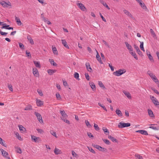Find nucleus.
<instances>
[{
    "mask_svg": "<svg viewBox=\"0 0 159 159\" xmlns=\"http://www.w3.org/2000/svg\"><path fill=\"white\" fill-rule=\"evenodd\" d=\"M147 74L149 75L154 82L156 84L159 83V81L158 79L157 78L155 75L151 71L149 70L148 71Z\"/></svg>",
    "mask_w": 159,
    "mask_h": 159,
    "instance_id": "f257e3e1",
    "label": "nucleus"
},
{
    "mask_svg": "<svg viewBox=\"0 0 159 159\" xmlns=\"http://www.w3.org/2000/svg\"><path fill=\"white\" fill-rule=\"evenodd\" d=\"M126 72V70L124 69H120L116 71L113 73V75L116 76H119Z\"/></svg>",
    "mask_w": 159,
    "mask_h": 159,
    "instance_id": "f03ea898",
    "label": "nucleus"
},
{
    "mask_svg": "<svg viewBox=\"0 0 159 159\" xmlns=\"http://www.w3.org/2000/svg\"><path fill=\"white\" fill-rule=\"evenodd\" d=\"M150 97L155 106H157L158 107H159V102L157 98L152 95H150Z\"/></svg>",
    "mask_w": 159,
    "mask_h": 159,
    "instance_id": "7ed1b4c3",
    "label": "nucleus"
},
{
    "mask_svg": "<svg viewBox=\"0 0 159 159\" xmlns=\"http://www.w3.org/2000/svg\"><path fill=\"white\" fill-rule=\"evenodd\" d=\"M130 126V124L129 123H124L122 122H120L118 125V127L120 128H123L125 127H129Z\"/></svg>",
    "mask_w": 159,
    "mask_h": 159,
    "instance_id": "20e7f679",
    "label": "nucleus"
},
{
    "mask_svg": "<svg viewBox=\"0 0 159 159\" xmlns=\"http://www.w3.org/2000/svg\"><path fill=\"white\" fill-rule=\"evenodd\" d=\"M0 4L4 7H8L9 6H11V3L10 2H8V3H7L6 2L3 1H0Z\"/></svg>",
    "mask_w": 159,
    "mask_h": 159,
    "instance_id": "39448f33",
    "label": "nucleus"
},
{
    "mask_svg": "<svg viewBox=\"0 0 159 159\" xmlns=\"http://www.w3.org/2000/svg\"><path fill=\"white\" fill-rule=\"evenodd\" d=\"M34 114L37 117L38 120L40 123H43V121L42 120V117L40 114L38 112H35Z\"/></svg>",
    "mask_w": 159,
    "mask_h": 159,
    "instance_id": "423d86ee",
    "label": "nucleus"
},
{
    "mask_svg": "<svg viewBox=\"0 0 159 159\" xmlns=\"http://www.w3.org/2000/svg\"><path fill=\"white\" fill-rule=\"evenodd\" d=\"M123 11L125 14L127 15L128 17L131 18L133 19H134L133 15L128 10L124 9L123 10Z\"/></svg>",
    "mask_w": 159,
    "mask_h": 159,
    "instance_id": "0eeeda50",
    "label": "nucleus"
},
{
    "mask_svg": "<svg viewBox=\"0 0 159 159\" xmlns=\"http://www.w3.org/2000/svg\"><path fill=\"white\" fill-rule=\"evenodd\" d=\"M33 73L35 77H39V73L37 69L36 68H33Z\"/></svg>",
    "mask_w": 159,
    "mask_h": 159,
    "instance_id": "6e6552de",
    "label": "nucleus"
},
{
    "mask_svg": "<svg viewBox=\"0 0 159 159\" xmlns=\"http://www.w3.org/2000/svg\"><path fill=\"white\" fill-rule=\"evenodd\" d=\"M94 147L97 149H98L99 151L102 152H105L107 150V149L105 148H102L100 146L98 145H95Z\"/></svg>",
    "mask_w": 159,
    "mask_h": 159,
    "instance_id": "1a4fd4ad",
    "label": "nucleus"
},
{
    "mask_svg": "<svg viewBox=\"0 0 159 159\" xmlns=\"http://www.w3.org/2000/svg\"><path fill=\"white\" fill-rule=\"evenodd\" d=\"M77 4L79 7L82 11H84L86 10V9L82 3H78Z\"/></svg>",
    "mask_w": 159,
    "mask_h": 159,
    "instance_id": "9d476101",
    "label": "nucleus"
},
{
    "mask_svg": "<svg viewBox=\"0 0 159 159\" xmlns=\"http://www.w3.org/2000/svg\"><path fill=\"white\" fill-rule=\"evenodd\" d=\"M85 66L87 70L90 72H91L92 71V69L90 66L89 63V62H86L85 63Z\"/></svg>",
    "mask_w": 159,
    "mask_h": 159,
    "instance_id": "9b49d317",
    "label": "nucleus"
},
{
    "mask_svg": "<svg viewBox=\"0 0 159 159\" xmlns=\"http://www.w3.org/2000/svg\"><path fill=\"white\" fill-rule=\"evenodd\" d=\"M134 48L136 50L137 52L139 55H142V53L140 50L138 46H137L136 44L134 45Z\"/></svg>",
    "mask_w": 159,
    "mask_h": 159,
    "instance_id": "f8f14e48",
    "label": "nucleus"
},
{
    "mask_svg": "<svg viewBox=\"0 0 159 159\" xmlns=\"http://www.w3.org/2000/svg\"><path fill=\"white\" fill-rule=\"evenodd\" d=\"M125 44L126 45V46L127 48L130 52L133 51V49L132 46L130 45L127 42H125Z\"/></svg>",
    "mask_w": 159,
    "mask_h": 159,
    "instance_id": "ddd939ff",
    "label": "nucleus"
},
{
    "mask_svg": "<svg viewBox=\"0 0 159 159\" xmlns=\"http://www.w3.org/2000/svg\"><path fill=\"white\" fill-rule=\"evenodd\" d=\"M136 132L139 133L141 134L147 135L148 134L147 132L146 131L143 130H140L136 131Z\"/></svg>",
    "mask_w": 159,
    "mask_h": 159,
    "instance_id": "4468645a",
    "label": "nucleus"
},
{
    "mask_svg": "<svg viewBox=\"0 0 159 159\" xmlns=\"http://www.w3.org/2000/svg\"><path fill=\"white\" fill-rule=\"evenodd\" d=\"M0 150L2 152V155L5 157H7V156L8 155V152L2 149H0Z\"/></svg>",
    "mask_w": 159,
    "mask_h": 159,
    "instance_id": "2eb2a0df",
    "label": "nucleus"
},
{
    "mask_svg": "<svg viewBox=\"0 0 159 159\" xmlns=\"http://www.w3.org/2000/svg\"><path fill=\"white\" fill-rule=\"evenodd\" d=\"M27 38L29 41L30 43L32 45L34 44V42L33 39H32L30 35H28L27 36Z\"/></svg>",
    "mask_w": 159,
    "mask_h": 159,
    "instance_id": "dca6fc26",
    "label": "nucleus"
},
{
    "mask_svg": "<svg viewBox=\"0 0 159 159\" xmlns=\"http://www.w3.org/2000/svg\"><path fill=\"white\" fill-rule=\"evenodd\" d=\"M15 20L18 25L20 26L22 24V23L20 21V19L17 17L15 16Z\"/></svg>",
    "mask_w": 159,
    "mask_h": 159,
    "instance_id": "f3484780",
    "label": "nucleus"
},
{
    "mask_svg": "<svg viewBox=\"0 0 159 159\" xmlns=\"http://www.w3.org/2000/svg\"><path fill=\"white\" fill-rule=\"evenodd\" d=\"M36 103L38 106H41L43 105V101L38 99L36 100Z\"/></svg>",
    "mask_w": 159,
    "mask_h": 159,
    "instance_id": "a211bd4d",
    "label": "nucleus"
},
{
    "mask_svg": "<svg viewBox=\"0 0 159 159\" xmlns=\"http://www.w3.org/2000/svg\"><path fill=\"white\" fill-rule=\"evenodd\" d=\"M56 71V70L52 69H49L47 70L48 73L50 75H52L54 73H55Z\"/></svg>",
    "mask_w": 159,
    "mask_h": 159,
    "instance_id": "6ab92c4d",
    "label": "nucleus"
},
{
    "mask_svg": "<svg viewBox=\"0 0 159 159\" xmlns=\"http://www.w3.org/2000/svg\"><path fill=\"white\" fill-rule=\"evenodd\" d=\"M100 2L108 9L109 10L110 9L108 6L104 1L102 0H100Z\"/></svg>",
    "mask_w": 159,
    "mask_h": 159,
    "instance_id": "aec40b11",
    "label": "nucleus"
},
{
    "mask_svg": "<svg viewBox=\"0 0 159 159\" xmlns=\"http://www.w3.org/2000/svg\"><path fill=\"white\" fill-rule=\"evenodd\" d=\"M33 62L36 67L39 68H41V66L39 62L34 61Z\"/></svg>",
    "mask_w": 159,
    "mask_h": 159,
    "instance_id": "412c9836",
    "label": "nucleus"
},
{
    "mask_svg": "<svg viewBox=\"0 0 159 159\" xmlns=\"http://www.w3.org/2000/svg\"><path fill=\"white\" fill-rule=\"evenodd\" d=\"M97 54L96 56V57L97 60L98 61L101 63V64H102V61L101 60V57L99 56V55L98 54V53L97 51H96Z\"/></svg>",
    "mask_w": 159,
    "mask_h": 159,
    "instance_id": "4be33fe9",
    "label": "nucleus"
},
{
    "mask_svg": "<svg viewBox=\"0 0 159 159\" xmlns=\"http://www.w3.org/2000/svg\"><path fill=\"white\" fill-rule=\"evenodd\" d=\"M54 152L56 155L61 154L62 153L61 151L56 148L54 151Z\"/></svg>",
    "mask_w": 159,
    "mask_h": 159,
    "instance_id": "5701e85b",
    "label": "nucleus"
},
{
    "mask_svg": "<svg viewBox=\"0 0 159 159\" xmlns=\"http://www.w3.org/2000/svg\"><path fill=\"white\" fill-rule=\"evenodd\" d=\"M123 93L129 99H131V95L130 93L128 92H126L125 91H123Z\"/></svg>",
    "mask_w": 159,
    "mask_h": 159,
    "instance_id": "b1692460",
    "label": "nucleus"
},
{
    "mask_svg": "<svg viewBox=\"0 0 159 159\" xmlns=\"http://www.w3.org/2000/svg\"><path fill=\"white\" fill-rule=\"evenodd\" d=\"M146 52H147V56H148L150 60L151 61H153V57L151 55L150 52L148 51H146Z\"/></svg>",
    "mask_w": 159,
    "mask_h": 159,
    "instance_id": "393cba45",
    "label": "nucleus"
},
{
    "mask_svg": "<svg viewBox=\"0 0 159 159\" xmlns=\"http://www.w3.org/2000/svg\"><path fill=\"white\" fill-rule=\"evenodd\" d=\"M148 114L151 117H154V116L153 114V112L151 110H148Z\"/></svg>",
    "mask_w": 159,
    "mask_h": 159,
    "instance_id": "a878e982",
    "label": "nucleus"
},
{
    "mask_svg": "<svg viewBox=\"0 0 159 159\" xmlns=\"http://www.w3.org/2000/svg\"><path fill=\"white\" fill-rule=\"evenodd\" d=\"M3 25V26L1 27L2 29H7V30H13V28L12 27H8L9 26V25Z\"/></svg>",
    "mask_w": 159,
    "mask_h": 159,
    "instance_id": "bb28decb",
    "label": "nucleus"
},
{
    "mask_svg": "<svg viewBox=\"0 0 159 159\" xmlns=\"http://www.w3.org/2000/svg\"><path fill=\"white\" fill-rule=\"evenodd\" d=\"M89 84L91 88L93 91L95 90L96 89V86L93 82H89Z\"/></svg>",
    "mask_w": 159,
    "mask_h": 159,
    "instance_id": "cd10ccee",
    "label": "nucleus"
},
{
    "mask_svg": "<svg viewBox=\"0 0 159 159\" xmlns=\"http://www.w3.org/2000/svg\"><path fill=\"white\" fill-rule=\"evenodd\" d=\"M61 42L63 45L66 48H69V46L67 45V43L65 39H63L61 40Z\"/></svg>",
    "mask_w": 159,
    "mask_h": 159,
    "instance_id": "c85d7f7f",
    "label": "nucleus"
},
{
    "mask_svg": "<svg viewBox=\"0 0 159 159\" xmlns=\"http://www.w3.org/2000/svg\"><path fill=\"white\" fill-rule=\"evenodd\" d=\"M129 53L131 55H132L134 57V58L136 60L138 59L137 55L135 52H133V51L130 52Z\"/></svg>",
    "mask_w": 159,
    "mask_h": 159,
    "instance_id": "c756f323",
    "label": "nucleus"
},
{
    "mask_svg": "<svg viewBox=\"0 0 159 159\" xmlns=\"http://www.w3.org/2000/svg\"><path fill=\"white\" fill-rule=\"evenodd\" d=\"M116 114L119 116L120 117H121L122 116V114L121 112V111L119 110V109H116Z\"/></svg>",
    "mask_w": 159,
    "mask_h": 159,
    "instance_id": "7c9ffc66",
    "label": "nucleus"
},
{
    "mask_svg": "<svg viewBox=\"0 0 159 159\" xmlns=\"http://www.w3.org/2000/svg\"><path fill=\"white\" fill-rule=\"evenodd\" d=\"M108 138L109 139L111 140L113 142H116L117 140L114 137L111 136L110 135L108 136Z\"/></svg>",
    "mask_w": 159,
    "mask_h": 159,
    "instance_id": "2f4dec72",
    "label": "nucleus"
},
{
    "mask_svg": "<svg viewBox=\"0 0 159 159\" xmlns=\"http://www.w3.org/2000/svg\"><path fill=\"white\" fill-rule=\"evenodd\" d=\"M98 84L99 85V86L100 87L102 88V89H106L103 83H102V82L101 81H98Z\"/></svg>",
    "mask_w": 159,
    "mask_h": 159,
    "instance_id": "473e14b6",
    "label": "nucleus"
},
{
    "mask_svg": "<svg viewBox=\"0 0 159 159\" xmlns=\"http://www.w3.org/2000/svg\"><path fill=\"white\" fill-rule=\"evenodd\" d=\"M32 109V106L30 105H28L26 106V107H25L24 109L25 110L28 111V110H30Z\"/></svg>",
    "mask_w": 159,
    "mask_h": 159,
    "instance_id": "72a5a7b5",
    "label": "nucleus"
},
{
    "mask_svg": "<svg viewBox=\"0 0 159 159\" xmlns=\"http://www.w3.org/2000/svg\"><path fill=\"white\" fill-rule=\"evenodd\" d=\"M31 137L32 140L34 141L35 142H37V140L39 139V137H36V136L34 135H31Z\"/></svg>",
    "mask_w": 159,
    "mask_h": 159,
    "instance_id": "f704fd0d",
    "label": "nucleus"
},
{
    "mask_svg": "<svg viewBox=\"0 0 159 159\" xmlns=\"http://www.w3.org/2000/svg\"><path fill=\"white\" fill-rule=\"evenodd\" d=\"M139 5L143 9H147V7L145 5L144 3L142 2V1L140 2L139 3Z\"/></svg>",
    "mask_w": 159,
    "mask_h": 159,
    "instance_id": "c9c22d12",
    "label": "nucleus"
},
{
    "mask_svg": "<svg viewBox=\"0 0 159 159\" xmlns=\"http://www.w3.org/2000/svg\"><path fill=\"white\" fill-rule=\"evenodd\" d=\"M4 142L5 141L0 137V143L3 146L6 147V144L4 143Z\"/></svg>",
    "mask_w": 159,
    "mask_h": 159,
    "instance_id": "e433bc0d",
    "label": "nucleus"
},
{
    "mask_svg": "<svg viewBox=\"0 0 159 159\" xmlns=\"http://www.w3.org/2000/svg\"><path fill=\"white\" fill-rule=\"evenodd\" d=\"M74 77L76 78L77 80H79L80 79H79V74L77 72H75L74 75Z\"/></svg>",
    "mask_w": 159,
    "mask_h": 159,
    "instance_id": "4c0bfd02",
    "label": "nucleus"
},
{
    "mask_svg": "<svg viewBox=\"0 0 159 159\" xmlns=\"http://www.w3.org/2000/svg\"><path fill=\"white\" fill-rule=\"evenodd\" d=\"M60 113L62 116V117H66L67 116L66 114L64 111H60Z\"/></svg>",
    "mask_w": 159,
    "mask_h": 159,
    "instance_id": "58836bf2",
    "label": "nucleus"
},
{
    "mask_svg": "<svg viewBox=\"0 0 159 159\" xmlns=\"http://www.w3.org/2000/svg\"><path fill=\"white\" fill-rule=\"evenodd\" d=\"M85 123L86 126L89 128H90L92 127L91 125L89 123V122L88 120H85Z\"/></svg>",
    "mask_w": 159,
    "mask_h": 159,
    "instance_id": "ea45409f",
    "label": "nucleus"
},
{
    "mask_svg": "<svg viewBox=\"0 0 159 159\" xmlns=\"http://www.w3.org/2000/svg\"><path fill=\"white\" fill-rule=\"evenodd\" d=\"M140 42V48L142 50L143 52H144L145 50H144V48H143V42Z\"/></svg>",
    "mask_w": 159,
    "mask_h": 159,
    "instance_id": "a19ab883",
    "label": "nucleus"
},
{
    "mask_svg": "<svg viewBox=\"0 0 159 159\" xmlns=\"http://www.w3.org/2000/svg\"><path fill=\"white\" fill-rule=\"evenodd\" d=\"M49 61L51 64L53 65V66H56L57 65L56 63L54 62V61L53 59H49Z\"/></svg>",
    "mask_w": 159,
    "mask_h": 159,
    "instance_id": "79ce46f5",
    "label": "nucleus"
},
{
    "mask_svg": "<svg viewBox=\"0 0 159 159\" xmlns=\"http://www.w3.org/2000/svg\"><path fill=\"white\" fill-rule=\"evenodd\" d=\"M52 50L54 54H57L58 52L56 47H52Z\"/></svg>",
    "mask_w": 159,
    "mask_h": 159,
    "instance_id": "37998d69",
    "label": "nucleus"
},
{
    "mask_svg": "<svg viewBox=\"0 0 159 159\" xmlns=\"http://www.w3.org/2000/svg\"><path fill=\"white\" fill-rule=\"evenodd\" d=\"M7 86H8V88L10 90L11 92H12L13 91V89L12 88V86L11 84H8Z\"/></svg>",
    "mask_w": 159,
    "mask_h": 159,
    "instance_id": "c03bdc74",
    "label": "nucleus"
},
{
    "mask_svg": "<svg viewBox=\"0 0 159 159\" xmlns=\"http://www.w3.org/2000/svg\"><path fill=\"white\" fill-rule=\"evenodd\" d=\"M104 142L107 145H110L111 144V143L107 139H102Z\"/></svg>",
    "mask_w": 159,
    "mask_h": 159,
    "instance_id": "a18cd8bd",
    "label": "nucleus"
},
{
    "mask_svg": "<svg viewBox=\"0 0 159 159\" xmlns=\"http://www.w3.org/2000/svg\"><path fill=\"white\" fill-rule=\"evenodd\" d=\"M135 157L136 159H143V157L138 154H136Z\"/></svg>",
    "mask_w": 159,
    "mask_h": 159,
    "instance_id": "49530a36",
    "label": "nucleus"
},
{
    "mask_svg": "<svg viewBox=\"0 0 159 159\" xmlns=\"http://www.w3.org/2000/svg\"><path fill=\"white\" fill-rule=\"evenodd\" d=\"M94 127L96 131H99V130L100 128L97 125L94 123Z\"/></svg>",
    "mask_w": 159,
    "mask_h": 159,
    "instance_id": "de8ad7c7",
    "label": "nucleus"
},
{
    "mask_svg": "<svg viewBox=\"0 0 159 159\" xmlns=\"http://www.w3.org/2000/svg\"><path fill=\"white\" fill-rule=\"evenodd\" d=\"M16 152L20 154L22 152V151L21 149L19 147L17 148L16 150Z\"/></svg>",
    "mask_w": 159,
    "mask_h": 159,
    "instance_id": "09e8293b",
    "label": "nucleus"
},
{
    "mask_svg": "<svg viewBox=\"0 0 159 159\" xmlns=\"http://www.w3.org/2000/svg\"><path fill=\"white\" fill-rule=\"evenodd\" d=\"M19 129L20 131H24L25 130V129L24 128L22 125H20L19 126Z\"/></svg>",
    "mask_w": 159,
    "mask_h": 159,
    "instance_id": "8fccbe9b",
    "label": "nucleus"
},
{
    "mask_svg": "<svg viewBox=\"0 0 159 159\" xmlns=\"http://www.w3.org/2000/svg\"><path fill=\"white\" fill-rule=\"evenodd\" d=\"M98 104L100 106L102 107L104 110L106 111H107V109L103 105H102L99 103H98Z\"/></svg>",
    "mask_w": 159,
    "mask_h": 159,
    "instance_id": "3c124183",
    "label": "nucleus"
},
{
    "mask_svg": "<svg viewBox=\"0 0 159 159\" xmlns=\"http://www.w3.org/2000/svg\"><path fill=\"white\" fill-rule=\"evenodd\" d=\"M150 31L151 34H152V35L154 37L156 36L155 33H154V31H153L152 29H150Z\"/></svg>",
    "mask_w": 159,
    "mask_h": 159,
    "instance_id": "603ef678",
    "label": "nucleus"
},
{
    "mask_svg": "<svg viewBox=\"0 0 159 159\" xmlns=\"http://www.w3.org/2000/svg\"><path fill=\"white\" fill-rule=\"evenodd\" d=\"M84 75H85V77L86 79L88 80H89L90 79V77H89V75L87 73H85Z\"/></svg>",
    "mask_w": 159,
    "mask_h": 159,
    "instance_id": "864d4df0",
    "label": "nucleus"
},
{
    "mask_svg": "<svg viewBox=\"0 0 159 159\" xmlns=\"http://www.w3.org/2000/svg\"><path fill=\"white\" fill-rule=\"evenodd\" d=\"M102 130H103V131H104L105 133H107L108 134L109 133V131L108 130V129L107 128H105V127H103L102 128Z\"/></svg>",
    "mask_w": 159,
    "mask_h": 159,
    "instance_id": "5fc2aeb1",
    "label": "nucleus"
},
{
    "mask_svg": "<svg viewBox=\"0 0 159 159\" xmlns=\"http://www.w3.org/2000/svg\"><path fill=\"white\" fill-rule=\"evenodd\" d=\"M50 133L52 135L56 138L57 137L56 132H54L53 130H51L50 131Z\"/></svg>",
    "mask_w": 159,
    "mask_h": 159,
    "instance_id": "6e6d98bb",
    "label": "nucleus"
},
{
    "mask_svg": "<svg viewBox=\"0 0 159 159\" xmlns=\"http://www.w3.org/2000/svg\"><path fill=\"white\" fill-rule=\"evenodd\" d=\"M16 135L17 137V138L19 139V140H21V137L20 136L19 134L17 132L16 133Z\"/></svg>",
    "mask_w": 159,
    "mask_h": 159,
    "instance_id": "4d7b16f0",
    "label": "nucleus"
},
{
    "mask_svg": "<svg viewBox=\"0 0 159 159\" xmlns=\"http://www.w3.org/2000/svg\"><path fill=\"white\" fill-rule=\"evenodd\" d=\"M36 130L40 134H43V130L41 129L38 128Z\"/></svg>",
    "mask_w": 159,
    "mask_h": 159,
    "instance_id": "13d9d810",
    "label": "nucleus"
},
{
    "mask_svg": "<svg viewBox=\"0 0 159 159\" xmlns=\"http://www.w3.org/2000/svg\"><path fill=\"white\" fill-rule=\"evenodd\" d=\"M19 46L20 48L21 49H23L24 48V46L22 43H19Z\"/></svg>",
    "mask_w": 159,
    "mask_h": 159,
    "instance_id": "bf43d9fd",
    "label": "nucleus"
},
{
    "mask_svg": "<svg viewBox=\"0 0 159 159\" xmlns=\"http://www.w3.org/2000/svg\"><path fill=\"white\" fill-rule=\"evenodd\" d=\"M88 148L89 149V150L91 152H92V153H95V151L93 149V148H91V147H88Z\"/></svg>",
    "mask_w": 159,
    "mask_h": 159,
    "instance_id": "052dcab7",
    "label": "nucleus"
},
{
    "mask_svg": "<svg viewBox=\"0 0 159 159\" xmlns=\"http://www.w3.org/2000/svg\"><path fill=\"white\" fill-rule=\"evenodd\" d=\"M56 96L58 100H59L61 99V96L59 93H57L56 94Z\"/></svg>",
    "mask_w": 159,
    "mask_h": 159,
    "instance_id": "680f3d73",
    "label": "nucleus"
},
{
    "mask_svg": "<svg viewBox=\"0 0 159 159\" xmlns=\"http://www.w3.org/2000/svg\"><path fill=\"white\" fill-rule=\"evenodd\" d=\"M149 128L155 130H158L159 129V128H157L155 126H150L149 127Z\"/></svg>",
    "mask_w": 159,
    "mask_h": 159,
    "instance_id": "e2e57ef3",
    "label": "nucleus"
},
{
    "mask_svg": "<svg viewBox=\"0 0 159 159\" xmlns=\"http://www.w3.org/2000/svg\"><path fill=\"white\" fill-rule=\"evenodd\" d=\"M71 152L72 154L74 157H76L77 156V155L76 154V153L74 151L72 150L71 151Z\"/></svg>",
    "mask_w": 159,
    "mask_h": 159,
    "instance_id": "0e129e2a",
    "label": "nucleus"
},
{
    "mask_svg": "<svg viewBox=\"0 0 159 159\" xmlns=\"http://www.w3.org/2000/svg\"><path fill=\"white\" fill-rule=\"evenodd\" d=\"M87 135L90 138H93V134L90 133L89 132H88L87 133Z\"/></svg>",
    "mask_w": 159,
    "mask_h": 159,
    "instance_id": "69168bd1",
    "label": "nucleus"
},
{
    "mask_svg": "<svg viewBox=\"0 0 159 159\" xmlns=\"http://www.w3.org/2000/svg\"><path fill=\"white\" fill-rule=\"evenodd\" d=\"M99 14H100V17L102 18V20L103 21H104L105 22H106V19L103 17V16L102 15V14L100 13Z\"/></svg>",
    "mask_w": 159,
    "mask_h": 159,
    "instance_id": "338daca9",
    "label": "nucleus"
},
{
    "mask_svg": "<svg viewBox=\"0 0 159 159\" xmlns=\"http://www.w3.org/2000/svg\"><path fill=\"white\" fill-rule=\"evenodd\" d=\"M0 33L2 35H6L7 34V33L4 32L2 31H0Z\"/></svg>",
    "mask_w": 159,
    "mask_h": 159,
    "instance_id": "774afa93",
    "label": "nucleus"
}]
</instances>
